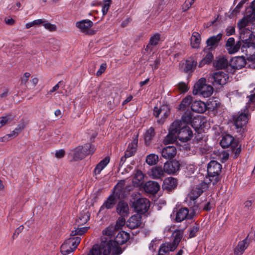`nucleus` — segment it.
Returning <instances> with one entry per match:
<instances>
[{
	"label": "nucleus",
	"mask_w": 255,
	"mask_h": 255,
	"mask_svg": "<svg viewBox=\"0 0 255 255\" xmlns=\"http://www.w3.org/2000/svg\"><path fill=\"white\" fill-rule=\"evenodd\" d=\"M129 238V234L125 231L120 232L114 240H102L100 246L94 245L90 250L92 255H109L112 252L115 255H119L122 253V250L119 247L126 243Z\"/></svg>",
	"instance_id": "obj_1"
},
{
	"label": "nucleus",
	"mask_w": 255,
	"mask_h": 255,
	"mask_svg": "<svg viewBox=\"0 0 255 255\" xmlns=\"http://www.w3.org/2000/svg\"><path fill=\"white\" fill-rule=\"evenodd\" d=\"M193 136L191 128L179 120H175L171 125L169 133L164 139L165 143H170L175 141L177 137L179 140L186 142Z\"/></svg>",
	"instance_id": "obj_2"
},
{
	"label": "nucleus",
	"mask_w": 255,
	"mask_h": 255,
	"mask_svg": "<svg viewBox=\"0 0 255 255\" xmlns=\"http://www.w3.org/2000/svg\"><path fill=\"white\" fill-rule=\"evenodd\" d=\"M124 184L119 183L116 185L113 189L112 193L105 201L100 208V212L105 209H111L114 207L117 203V200L121 198V193L124 190Z\"/></svg>",
	"instance_id": "obj_3"
},
{
	"label": "nucleus",
	"mask_w": 255,
	"mask_h": 255,
	"mask_svg": "<svg viewBox=\"0 0 255 255\" xmlns=\"http://www.w3.org/2000/svg\"><path fill=\"white\" fill-rule=\"evenodd\" d=\"M222 169V165L216 161L212 160L208 164L207 174L208 178L205 180L207 182L216 184L220 179V174Z\"/></svg>",
	"instance_id": "obj_4"
},
{
	"label": "nucleus",
	"mask_w": 255,
	"mask_h": 255,
	"mask_svg": "<svg viewBox=\"0 0 255 255\" xmlns=\"http://www.w3.org/2000/svg\"><path fill=\"white\" fill-rule=\"evenodd\" d=\"M95 150L93 145L86 143L83 146H78L72 149L69 154L73 157V160L77 161L83 159L88 154H93Z\"/></svg>",
	"instance_id": "obj_5"
},
{
	"label": "nucleus",
	"mask_w": 255,
	"mask_h": 255,
	"mask_svg": "<svg viewBox=\"0 0 255 255\" xmlns=\"http://www.w3.org/2000/svg\"><path fill=\"white\" fill-rule=\"evenodd\" d=\"M206 79L202 78L195 84L193 94L201 95L204 98L209 97L213 93V87L206 84Z\"/></svg>",
	"instance_id": "obj_6"
},
{
	"label": "nucleus",
	"mask_w": 255,
	"mask_h": 255,
	"mask_svg": "<svg viewBox=\"0 0 255 255\" xmlns=\"http://www.w3.org/2000/svg\"><path fill=\"white\" fill-rule=\"evenodd\" d=\"M80 237H71L65 240L61 246V253L63 255H67L74 252L80 243Z\"/></svg>",
	"instance_id": "obj_7"
},
{
	"label": "nucleus",
	"mask_w": 255,
	"mask_h": 255,
	"mask_svg": "<svg viewBox=\"0 0 255 255\" xmlns=\"http://www.w3.org/2000/svg\"><path fill=\"white\" fill-rule=\"evenodd\" d=\"M209 182L205 180L202 181L199 184L196 185L192 187V189L188 194V198L190 200L194 202L209 187Z\"/></svg>",
	"instance_id": "obj_8"
},
{
	"label": "nucleus",
	"mask_w": 255,
	"mask_h": 255,
	"mask_svg": "<svg viewBox=\"0 0 255 255\" xmlns=\"http://www.w3.org/2000/svg\"><path fill=\"white\" fill-rule=\"evenodd\" d=\"M233 120L234 125L238 132L244 131V127L248 122V115L246 113H241L233 116Z\"/></svg>",
	"instance_id": "obj_9"
},
{
	"label": "nucleus",
	"mask_w": 255,
	"mask_h": 255,
	"mask_svg": "<svg viewBox=\"0 0 255 255\" xmlns=\"http://www.w3.org/2000/svg\"><path fill=\"white\" fill-rule=\"evenodd\" d=\"M198 209V205H195L192 207V212L189 214V210L187 208H181L176 214L175 221L181 222L186 219H191L195 214V211Z\"/></svg>",
	"instance_id": "obj_10"
},
{
	"label": "nucleus",
	"mask_w": 255,
	"mask_h": 255,
	"mask_svg": "<svg viewBox=\"0 0 255 255\" xmlns=\"http://www.w3.org/2000/svg\"><path fill=\"white\" fill-rule=\"evenodd\" d=\"M132 206L137 214H144L147 212L149 209L150 202L149 200L146 198H140L133 202Z\"/></svg>",
	"instance_id": "obj_11"
},
{
	"label": "nucleus",
	"mask_w": 255,
	"mask_h": 255,
	"mask_svg": "<svg viewBox=\"0 0 255 255\" xmlns=\"http://www.w3.org/2000/svg\"><path fill=\"white\" fill-rule=\"evenodd\" d=\"M211 79L214 85H224L228 81L229 76L228 74L222 71H218L212 74Z\"/></svg>",
	"instance_id": "obj_12"
},
{
	"label": "nucleus",
	"mask_w": 255,
	"mask_h": 255,
	"mask_svg": "<svg viewBox=\"0 0 255 255\" xmlns=\"http://www.w3.org/2000/svg\"><path fill=\"white\" fill-rule=\"evenodd\" d=\"M169 114V110L164 106H160L159 107H155L153 110V115L155 117L157 118L160 114L162 115L161 119L157 121V122L160 125L163 124L165 119L168 116Z\"/></svg>",
	"instance_id": "obj_13"
},
{
	"label": "nucleus",
	"mask_w": 255,
	"mask_h": 255,
	"mask_svg": "<svg viewBox=\"0 0 255 255\" xmlns=\"http://www.w3.org/2000/svg\"><path fill=\"white\" fill-rule=\"evenodd\" d=\"M242 45V42L238 41L235 43V39L233 37H230L226 43V48L230 54H234L238 52Z\"/></svg>",
	"instance_id": "obj_14"
},
{
	"label": "nucleus",
	"mask_w": 255,
	"mask_h": 255,
	"mask_svg": "<svg viewBox=\"0 0 255 255\" xmlns=\"http://www.w3.org/2000/svg\"><path fill=\"white\" fill-rule=\"evenodd\" d=\"M180 164L178 161L174 160L172 161L166 162L163 166L165 173L168 174H171L176 173L179 170Z\"/></svg>",
	"instance_id": "obj_15"
},
{
	"label": "nucleus",
	"mask_w": 255,
	"mask_h": 255,
	"mask_svg": "<svg viewBox=\"0 0 255 255\" xmlns=\"http://www.w3.org/2000/svg\"><path fill=\"white\" fill-rule=\"evenodd\" d=\"M222 37V34L220 33L216 35H213L209 37L206 41L207 47L204 49V51L207 50L214 49Z\"/></svg>",
	"instance_id": "obj_16"
},
{
	"label": "nucleus",
	"mask_w": 255,
	"mask_h": 255,
	"mask_svg": "<svg viewBox=\"0 0 255 255\" xmlns=\"http://www.w3.org/2000/svg\"><path fill=\"white\" fill-rule=\"evenodd\" d=\"M230 65L234 69H240L247 65V61L243 56L235 57L231 60Z\"/></svg>",
	"instance_id": "obj_17"
},
{
	"label": "nucleus",
	"mask_w": 255,
	"mask_h": 255,
	"mask_svg": "<svg viewBox=\"0 0 255 255\" xmlns=\"http://www.w3.org/2000/svg\"><path fill=\"white\" fill-rule=\"evenodd\" d=\"M141 216L138 214L130 217L127 222V227L130 229H134L139 227L141 224Z\"/></svg>",
	"instance_id": "obj_18"
},
{
	"label": "nucleus",
	"mask_w": 255,
	"mask_h": 255,
	"mask_svg": "<svg viewBox=\"0 0 255 255\" xmlns=\"http://www.w3.org/2000/svg\"><path fill=\"white\" fill-rule=\"evenodd\" d=\"M93 25V22L89 19L82 20L76 23V26L81 32L88 34L91 33L89 32V28L92 27Z\"/></svg>",
	"instance_id": "obj_19"
},
{
	"label": "nucleus",
	"mask_w": 255,
	"mask_h": 255,
	"mask_svg": "<svg viewBox=\"0 0 255 255\" xmlns=\"http://www.w3.org/2000/svg\"><path fill=\"white\" fill-rule=\"evenodd\" d=\"M177 185V180L173 177H168L166 178L163 182L162 189L163 190L170 192L175 189Z\"/></svg>",
	"instance_id": "obj_20"
},
{
	"label": "nucleus",
	"mask_w": 255,
	"mask_h": 255,
	"mask_svg": "<svg viewBox=\"0 0 255 255\" xmlns=\"http://www.w3.org/2000/svg\"><path fill=\"white\" fill-rule=\"evenodd\" d=\"M144 189L146 193L155 194L159 190L160 185L156 181H148L144 184Z\"/></svg>",
	"instance_id": "obj_21"
},
{
	"label": "nucleus",
	"mask_w": 255,
	"mask_h": 255,
	"mask_svg": "<svg viewBox=\"0 0 255 255\" xmlns=\"http://www.w3.org/2000/svg\"><path fill=\"white\" fill-rule=\"evenodd\" d=\"M176 154V148L173 145L167 146L164 147L161 151V155L165 159H172Z\"/></svg>",
	"instance_id": "obj_22"
},
{
	"label": "nucleus",
	"mask_w": 255,
	"mask_h": 255,
	"mask_svg": "<svg viewBox=\"0 0 255 255\" xmlns=\"http://www.w3.org/2000/svg\"><path fill=\"white\" fill-rule=\"evenodd\" d=\"M254 33V32L251 31L249 28H243L240 30V39L244 43L243 47H246Z\"/></svg>",
	"instance_id": "obj_23"
},
{
	"label": "nucleus",
	"mask_w": 255,
	"mask_h": 255,
	"mask_svg": "<svg viewBox=\"0 0 255 255\" xmlns=\"http://www.w3.org/2000/svg\"><path fill=\"white\" fill-rule=\"evenodd\" d=\"M116 211L122 217L127 216L129 212L128 203L124 201H120L117 204Z\"/></svg>",
	"instance_id": "obj_24"
},
{
	"label": "nucleus",
	"mask_w": 255,
	"mask_h": 255,
	"mask_svg": "<svg viewBox=\"0 0 255 255\" xmlns=\"http://www.w3.org/2000/svg\"><path fill=\"white\" fill-rule=\"evenodd\" d=\"M197 65V62L195 56H190L186 60L184 71L190 73L195 69Z\"/></svg>",
	"instance_id": "obj_25"
},
{
	"label": "nucleus",
	"mask_w": 255,
	"mask_h": 255,
	"mask_svg": "<svg viewBox=\"0 0 255 255\" xmlns=\"http://www.w3.org/2000/svg\"><path fill=\"white\" fill-rule=\"evenodd\" d=\"M90 214L87 209L80 212L78 219H76V224L78 227L85 224L90 219Z\"/></svg>",
	"instance_id": "obj_26"
},
{
	"label": "nucleus",
	"mask_w": 255,
	"mask_h": 255,
	"mask_svg": "<svg viewBox=\"0 0 255 255\" xmlns=\"http://www.w3.org/2000/svg\"><path fill=\"white\" fill-rule=\"evenodd\" d=\"M191 110L198 113H203L206 111V104L201 101H195L191 106Z\"/></svg>",
	"instance_id": "obj_27"
},
{
	"label": "nucleus",
	"mask_w": 255,
	"mask_h": 255,
	"mask_svg": "<svg viewBox=\"0 0 255 255\" xmlns=\"http://www.w3.org/2000/svg\"><path fill=\"white\" fill-rule=\"evenodd\" d=\"M160 34L159 33H155L153 34L150 38L149 43L147 45L145 50L147 51H151L152 50L153 47L156 46L160 39Z\"/></svg>",
	"instance_id": "obj_28"
},
{
	"label": "nucleus",
	"mask_w": 255,
	"mask_h": 255,
	"mask_svg": "<svg viewBox=\"0 0 255 255\" xmlns=\"http://www.w3.org/2000/svg\"><path fill=\"white\" fill-rule=\"evenodd\" d=\"M137 142V139L134 138L131 142L128 144V147L125 152V154H126V156L130 157L135 154L136 151Z\"/></svg>",
	"instance_id": "obj_29"
},
{
	"label": "nucleus",
	"mask_w": 255,
	"mask_h": 255,
	"mask_svg": "<svg viewBox=\"0 0 255 255\" xmlns=\"http://www.w3.org/2000/svg\"><path fill=\"white\" fill-rule=\"evenodd\" d=\"M249 243H248V237L244 240L240 241L237 246L234 250V253L237 255H241L243 254L246 249L248 248Z\"/></svg>",
	"instance_id": "obj_30"
},
{
	"label": "nucleus",
	"mask_w": 255,
	"mask_h": 255,
	"mask_svg": "<svg viewBox=\"0 0 255 255\" xmlns=\"http://www.w3.org/2000/svg\"><path fill=\"white\" fill-rule=\"evenodd\" d=\"M110 158L109 156H106L102 159L96 165L94 170V175L96 176L101 172V171L107 166L110 162Z\"/></svg>",
	"instance_id": "obj_31"
},
{
	"label": "nucleus",
	"mask_w": 255,
	"mask_h": 255,
	"mask_svg": "<svg viewBox=\"0 0 255 255\" xmlns=\"http://www.w3.org/2000/svg\"><path fill=\"white\" fill-rule=\"evenodd\" d=\"M164 169L161 166H155L150 171V175L153 178L156 179H161L164 177Z\"/></svg>",
	"instance_id": "obj_32"
},
{
	"label": "nucleus",
	"mask_w": 255,
	"mask_h": 255,
	"mask_svg": "<svg viewBox=\"0 0 255 255\" xmlns=\"http://www.w3.org/2000/svg\"><path fill=\"white\" fill-rule=\"evenodd\" d=\"M176 248L171 242H166L161 245L158 252L163 254H168L170 252L174 251Z\"/></svg>",
	"instance_id": "obj_33"
},
{
	"label": "nucleus",
	"mask_w": 255,
	"mask_h": 255,
	"mask_svg": "<svg viewBox=\"0 0 255 255\" xmlns=\"http://www.w3.org/2000/svg\"><path fill=\"white\" fill-rule=\"evenodd\" d=\"M201 40L200 34L197 32H193L190 38L191 46L194 48H198L200 46Z\"/></svg>",
	"instance_id": "obj_34"
},
{
	"label": "nucleus",
	"mask_w": 255,
	"mask_h": 255,
	"mask_svg": "<svg viewBox=\"0 0 255 255\" xmlns=\"http://www.w3.org/2000/svg\"><path fill=\"white\" fill-rule=\"evenodd\" d=\"M183 232L182 230H176L172 233L173 241L171 242L176 248L183 238Z\"/></svg>",
	"instance_id": "obj_35"
},
{
	"label": "nucleus",
	"mask_w": 255,
	"mask_h": 255,
	"mask_svg": "<svg viewBox=\"0 0 255 255\" xmlns=\"http://www.w3.org/2000/svg\"><path fill=\"white\" fill-rule=\"evenodd\" d=\"M234 138L230 134L224 135L220 141L221 146L224 148L229 147L233 142Z\"/></svg>",
	"instance_id": "obj_36"
},
{
	"label": "nucleus",
	"mask_w": 255,
	"mask_h": 255,
	"mask_svg": "<svg viewBox=\"0 0 255 255\" xmlns=\"http://www.w3.org/2000/svg\"><path fill=\"white\" fill-rule=\"evenodd\" d=\"M23 126H18L10 133L6 134L5 136L1 137V141H6L9 139L14 138L18 135L19 133L23 129Z\"/></svg>",
	"instance_id": "obj_37"
},
{
	"label": "nucleus",
	"mask_w": 255,
	"mask_h": 255,
	"mask_svg": "<svg viewBox=\"0 0 255 255\" xmlns=\"http://www.w3.org/2000/svg\"><path fill=\"white\" fill-rule=\"evenodd\" d=\"M192 97L191 96H187L181 101L180 104L178 106V110L180 111H185L189 108L190 105L192 104Z\"/></svg>",
	"instance_id": "obj_38"
},
{
	"label": "nucleus",
	"mask_w": 255,
	"mask_h": 255,
	"mask_svg": "<svg viewBox=\"0 0 255 255\" xmlns=\"http://www.w3.org/2000/svg\"><path fill=\"white\" fill-rule=\"evenodd\" d=\"M206 104V109L214 111L220 106L221 103L218 99L212 98L209 99Z\"/></svg>",
	"instance_id": "obj_39"
},
{
	"label": "nucleus",
	"mask_w": 255,
	"mask_h": 255,
	"mask_svg": "<svg viewBox=\"0 0 255 255\" xmlns=\"http://www.w3.org/2000/svg\"><path fill=\"white\" fill-rule=\"evenodd\" d=\"M228 64L227 59L224 57H219L214 63V66L218 69H223L225 68Z\"/></svg>",
	"instance_id": "obj_40"
},
{
	"label": "nucleus",
	"mask_w": 255,
	"mask_h": 255,
	"mask_svg": "<svg viewBox=\"0 0 255 255\" xmlns=\"http://www.w3.org/2000/svg\"><path fill=\"white\" fill-rule=\"evenodd\" d=\"M154 135L155 131L153 127H150L148 130H147L144 134V140L146 144H148L150 143Z\"/></svg>",
	"instance_id": "obj_41"
},
{
	"label": "nucleus",
	"mask_w": 255,
	"mask_h": 255,
	"mask_svg": "<svg viewBox=\"0 0 255 255\" xmlns=\"http://www.w3.org/2000/svg\"><path fill=\"white\" fill-rule=\"evenodd\" d=\"M193 120V115L191 111H186L182 116V123H185L186 125L188 124H191Z\"/></svg>",
	"instance_id": "obj_42"
},
{
	"label": "nucleus",
	"mask_w": 255,
	"mask_h": 255,
	"mask_svg": "<svg viewBox=\"0 0 255 255\" xmlns=\"http://www.w3.org/2000/svg\"><path fill=\"white\" fill-rule=\"evenodd\" d=\"M158 161V156L157 155L151 153L147 156L146 158V163L149 165L156 164Z\"/></svg>",
	"instance_id": "obj_43"
},
{
	"label": "nucleus",
	"mask_w": 255,
	"mask_h": 255,
	"mask_svg": "<svg viewBox=\"0 0 255 255\" xmlns=\"http://www.w3.org/2000/svg\"><path fill=\"white\" fill-rule=\"evenodd\" d=\"M247 65L252 69H255V54L247 55Z\"/></svg>",
	"instance_id": "obj_44"
},
{
	"label": "nucleus",
	"mask_w": 255,
	"mask_h": 255,
	"mask_svg": "<svg viewBox=\"0 0 255 255\" xmlns=\"http://www.w3.org/2000/svg\"><path fill=\"white\" fill-rule=\"evenodd\" d=\"M14 118L13 115L11 114H8L4 116L1 117V127L9 124Z\"/></svg>",
	"instance_id": "obj_45"
},
{
	"label": "nucleus",
	"mask_w": 255,
	"mask_h": 255,
	"mask_svg": "<svg viewBox=\"0 0 255 255\" xmlns=\"http://www.w3.org/2000/svg\"><path fill=\"white\" fill-rule=\"evenodd\" d=\"M199 226L198 225H195L191 227L189 229V238H192L195 237L196 236L197 233L199 231Z\"/></svg>",
	"instance_id": "obj_46"
},
{
	"label": "nucleus",
	"mask_w": 255,
	"mask_h": 255,
	"mask_svg": "<svg viewBox=\"0 0 255 255\" xmlns=\"http://www.w3.org/2000/svg\"><path fill=\"white\" fill-rule=\"evenodd\" d=\"M21 6L19 1H12L10 4L8 5V8L11 11H15L19 9Z\"/></svg>",
	"instance_id": "obj_47"
},
{
	"label": "nucleus",
	"mask_w": 255,
	"mask_h": 255,
	"mask_svg": "<svg viewBox=\"0 0 255 255\" xmlns=\"http://www.w3.org/2000/svg\"><path fill=\"white\" fill-rule=\"evenodd\" d=\"M43 26L46 29L50 31H54L57 29L56 25L50 23L46 19H45V22L43 23Z\"/></svg>",
	"instance_id": "obj_48"
},
{
	"label": "nucleus",
	"mask_w": 255,
	"mask_h": 255,
	"mask_svg": "<svg viewBox=\"0 0 255 255\" xmlns=\"http://www.w3.org/2000/svg\"><path fill=\"white\" fill-rule=\"evenodd\" d=\"M248 20L246 17H244L238 23V26L240 30L243 28H247L246 27L248 24Z\"/></svg>",
	"instance_id": "obj_49"
},
{
	"label": "nucleus",
	"mask_w": 255,
	"mask_h": 255,
	"mask_svg": "<svg viewBox=\"0 0 255 255\" xmlns=\"http://www.w3.org/2000/svg\"><path fill=\"white\" fill-rule=\"evenodd\" d=\"M111 1H105V3H104L103 5L102 6V13L104 15H105L109 9V7L110 6L111 4Z\"/></svg>",
	"instance_id": "obj_50"
},
{
	"label": "nucleus",
	"mask_w": 255,
	"mask_h": 255,
	"mask_svg": "<svg viewBox=\"0 0 255 255\" xmlns=\"http://www.w3.org/2000/svg\"><path fill=\"white\" fill-rule=\"evenodd\" d=\"M251 8L252 10V15L249 16V20L251 21H255V1H252L251 5Z\"/></svg>",
	"instance_id": "obj_51"
},
{
	"label": "nucleus",
	"mask_w": 255,
	"mask_h": 255,
	"mask_svg": "<svg viewBox=\"0 0 255 255\" xmlns=\"http://www.w3.org/2000/svg\"><path fill=\"white\" fill-rule=\"evenodd\" d=\"M178 88L182 93L186 92L188 88L186 83L184 82H180L178 85Z\"/></svg>",
	"instance_id": "obj_52"
},
{
	"label": "nucleus",
	"mask_w": 255,
	"mask_h": 255,
	"mask_svg": "<svg viewBox=\"0 0 255 255\" xmlns=\"http://www.w3.org/2000/svg\"><path fill=\"white\" fill-rule=\"evenodd\" d=\"M30 76V74L29 72H25L24 74L23 77L21 79V84L26 85L27 83L29 78Z\"/></svg>",
	"instance_id": "obj_53"
},
{
	"label": "nucleus",
	"mask_w": 255,
	"mask_h": 255,
	"mask_svg": "<svg viewBox=\"0 0 255 255\" xmlns=\"http://www.w3.org/2000/svg\"><path fill=\"white\" fill-rule=\"evenodd\" d=\"M246 47L248 48L253 47V48H255V33H254L251 39H249V41L246 45Z\"/></svg>",
	"instance_id": "obj_54"
},
{
	"label": "nucleus",
	"mask_w": 255,
	"mask_h": 255,
	"mask_svg": "<svg viewBox=\"0 0 255 255\" xmlns=\"http://www.w3.org/2000/svg\"><path fill=\"white\" fill-rule=\"evenodd\" d=\"M235 32V28L233 26H229L226 29V34L227 36L233 35Z\"/></svg>",
	"instance_id": "obj_55"
},
{
	"label": "nucleus",
	"mask_w": 255,
	"mask_h": 255,
	"mask_svg": "<svg viewBox=\"0 0 255 255\" xmlns=\"http://www.w3.org/2000/svg\"><path fill=\"white\" fill-rule=\"evenodd\" d=\"M194 1H185L182 4V9L184 11L187 10L192 5Z\"/></svg>",
	"instance_id": "obj_56"
},
{
	"label": "nucleus",
	"mask_w": 255,
	"mask_h": 255,
	"mask_svg": "<svg viewBox=\"0 0 255 255\" xmlns=\"http://www.w3.org/2000/svg\"><path fill=\"white\" fill-rule=\"evenodd\" d=\"M245 1H240V2L237 4L236 7L234 9L233 13L235 14L240 12V9L245 3Z\"/></svg>",
	"instance_id": "obj_57"
},
{
	"label": "nucleus",
	"mask_w": 255,
	"mask_h": 255,
	"mask_svg": "<svg viewBox=\"0 0 255 255\" xmlns=\"http://www.w3.org/2000/svg\"><path fill=\"white\" fill-rule=\"evenodd\" d=\"M106 68H107L106 63H102L99 69L97 71V72L96 73V75L97 76L101 75L102 74V73H103L105 72V71L106 69Z\"/></svg>",
	"instance_id": "obj_58"
},
{
	"label": "nucleus",
	"mask_w": 255,
	"mask_h": 255,
	"mask_svg": "<svg viewBox=\"0 0 255 255\" xmlns=\"http://www.w3.org/2000/svg\"><path fill=\"white\" fill-rule=\"evenodd\" d=\"M144 176L140 171H137L135 174L134 180L137 179L140 182L143 179Z\"/></svg>",
	"instance_id": "obj_59"
},
{
	"label": "nucleus",
	"mask_w": 255,
	"mask_h": 255,
	"mask_svg": "<svg viewBox=\"0 0 255 255\" xmlns=\"http://www.w3.org/2000/svg\"><path fill=\"white\" fill-rule=\"evenodd\" d=\"M4 21L8 25H13L15 22V20L9 16L5 17Z\"/></svg>",
	"instance_id": "obj_60"
},
{
	"label": "nucleus",
	"mask_w": 255,
	"mask_h": 255,
	"mask_svg": "<svg viewBox=\"0 0 255 255\" xmlns=\"http://www.w3.org/2000/svg\"><path fill=\"white\" fill-rule=\"evenodd\" d=\"M213 58V55L212 53L210 52H209L207 53L206 55L203 58V59L206 61L208 63L211 62Z\"/></svg>",
	"instance_id": "obj_61"
},
{
	"label": "nucleus",
	"mask_w": 255,
	"mask_h": 255,
	"mask_svg": "<svg viewBox=\"0 0 255 255\" xmlns=\"http://www.w3.org/2000/svg\"><path fill=\"white\" fill-rule=\"evenodd\" d=\"M89 229V227H81V228H79V227H78V228H77L78 235H82L85 233H86Z\"/></svg>",
	"instance_id": "obj_62"
},
{
	"label": "nucleus",
	"mask_w": 255,
	"mask_h": 255,
	"mask_svg": "<svg viewBox=\"0 0 255 255\" xmlns=\"http://www.w3.org/2000/svg\"><path fill=\"white\" fill-rule=\"evenodd\" d=\"M214 205L212 204L210 201L207 202L203 207V209L207 211H210L213 207Z\"/></svg>",
	"instance_id": "obj_63"
},
{
	"label": "nucleus",
	"mask_w": 255,
	"mask_h": 255,
	"mask_svg": "<svg viewBox=\"0 0 255 255\" xmlns=\"http://www.w3.org/2000/svg\"><path fill=\"white\" fill-rule=\"evenodd\" d=\"M65 155V151L64 149H60L55 152V157L57 158H61Z\"/></svg>",
	"instance_id": "obj_64"
}]
</instances>
